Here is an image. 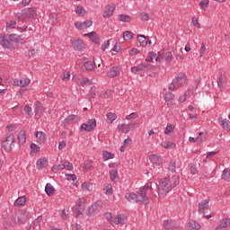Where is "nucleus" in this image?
<instances>
[{
    "label": "nucleus",
    "mask_w": 230,
    "mask_h": 230,
    "mask_svg": "<svg viewBox=\"0 0 230 230\" xmlns=\"http://www.w3.org/2000/svg\"><path fill=\"white\" fill-rule=\"evenodd\" d=\"M96 86H92L90 92V99L96 98Z\"/></svg>",
    "instance_id": "55"
},
{
    "label": "nucleus",
    "mask_w": 230,
    "mask_h": 230,
    "mask_svg": "<svg viewBox=\"0 0 230 230\" xmlns=\"http://www.w3.org/2000/svg\"><path fill=\"white\" fill-rule=\"evenodd\" d=\"M13 85H17L18 87H26V85H30V79H15Z\"/></svg>",
    "instance_id": "16"
},
{
    "label": "nucleus",
    "mask_w": 230,
    "mask_h": 230,
    "mask_svg": "<svg viewBox=\"0 0 230 230\" xmlns=\"http://www.w3.org/2000/svg\"><path fill=\"white\" fill-rule=\"evenodd\" d=\"M118 73H119V68L118 66H113L110 69V71L107 73L109 78H114L118 76Z\"/></svg>",
    "instance_id": "19"
},
{
    "label": "nucleus",
    "mask_w": 230,
    "mask_h": 230,
    "mask_svg": "<svg viewBox=\"0 0 230 230\" xmlns=\"http://www.w3.org/2000/svg\"><path fill=\"white\" fill-rule=\"evenodd\" d=\"M219 226L221 227H224L225 229H227V227H230V218H223L219 221Z\"/></svg>",
    "instance_id": "33"
},
{
    "label": "nucleus",
    "mask_w": 230,
    "mask_h": 230,
    "mask_svg": "<svg viewBox=\"0 0 230 230\" xmlns=\"http://www.w3.org/2000/svg\"><path fill=\"white\" fill-rule=\"evenodd\" d=\"M110 177H111V181L114 182V181H116L118 177V170L110 171Z\"/></svg>",
    "instance_id": "44"
},
{
    "label": "nucleus",
    "mask_w": 230,
    "mask_h": 230,
    "mask_svg": "<svg viewBox=\"0 0 230 230\" xmlns=\"http://www.w3.org/2000/svg\"><path fill=\"white\" fill-rule=\"evenodd\" d=\"M73 170V164H71L69 161L65 160L61 161L60 164L58 165V170Z\"/></svg>",
    "instance_id": "12"
},
{
    "label": "nucleus",
    "mask_w": 230,
    "mask_h": 230,
    "mask_svg": "<svg viewBox=\"0 0 230 230\" xmlns=\"http://www.w3.org/2000/svg\"><path fill=\"white\" fill-rule=\"evenodd\" d=\"M161 145L163 148H175V144L171 141H164Z\"/></svg>",
    "instance_id": "39"
},
{
    "label": "nucleus",
    "mask_w": 230,
    "mask_h": 230,
    "mask_svg": "<svg viewBox=\"0 0 230 230\" xmlns=\"http://www.w3.org/2000/svg\"><path fill=\"white\" fill-rule=\"evenodd\" d=\"M17 24V22L13 20H10L9 22H6V28H15V25Z\"/></svg>",
    "instance_id": "52"
},
{
    "label": "nucleus",
    "mask_w": 230,
    "mask_h": 230,
    "mask_svg": "<svg viewBox=\"0 0 230 230\" xmlns=\"http://www.w3.org/2000/svg\"><path fill=\"white\" fill-rule=\"evenodd\" d=\"M164 227L167 230H182V227L173 221H164Z\"/></svg>",
    "instance_id": "8"
},
{
    "label": "nucleus",
    "mask_w": 230,
    "mask_h": 230,
    "mask_svg": "<svg viewBox=\"0 0 230 230\" xmlns=\"http://www.w3.org/2000/svg\"><path fill=\"white\" fill-rule=\"evenodd\" d=\"M137 118V113L133 112L126 117V119H136Z\"/></svg>",
    "instance_id": "63"
},
{
    "label": "nucleus",
    "mask_w": 230,
    "mask_h": 230,
    "mask_svg": "<svg viewBox=\"0 0 230 230\" xmlns=\"http://www.w3.org/2000/svg\"><path fill=\"white\" fill-rule=\"evenodd\" d=\"M159 184L160 187H158V195H161L163 191L164 193H170V191H172V184L169 176L160 179Z\"/></svg>",
    "instance_id": "3"
},
{
    "label": "nucleus",
    "mask_w": 230,
    "mask_h": 230,
    "mask_svg": "<svg viewBox=\"0 0 230 230\" xmlns=\"http://www.w3.org/2000/svg\"><path fill=\"white\" fill-rule=\"evenodd\" d=\"M208 4H209V0H201L199 3L202 8H208Z\"/></svg>",
    "instance_id": "60"
},
{
    "label": "nucleus",
    "mask_w": 230,
    "mask_h": 230,
    "mask_svg": "<svg viewBox=\"0 0 230 230\" xmlns=\"http://www.w3.org/2000/svg\"><path fill=\"white\" fill-rule=\"evenodd\" d=\"M204 53H206V44L201 43V48L199 49V57H204Z\"/></svg>",
    "instance_id": "58"
},
{
    "label": "nucleus",
    "mask_w": 230,
    "mask_h": 230,
    "mask_svg": "<svg viewBox=\"0 0 230 230\" xmlns=\"http://www.w3.org/2000/svg\"><path fill=\"white\" fill-rule=\"evenodd\" d=\"M75 206L80 209H85V199L84 198H80L76 200Z\"/></svg>",
    "instance_id": "32"
},
{
    "label": "nucleus",
    "mask_w": 230,
    "mask_h": 230,
    "mask_svg": "<svg viewBox=\"0 0 230 230\" xmlns=\"http://www.w3.org/2000/svg\"><path fill=\"white\" fill-rule=\"evenodd\" d=\"M83 211H84V209H82V208H75V210L74 211L75 217H78V216L82 215Z\"/></svg>",
    "instance_id": "64"
},
{
    "label": "nucleus",
    "mask_w": 230,
    "mask_h": 230,
    "mask_svg": "<svg viewBox=\"0 0 230 230\" xmlns=\"http://www.w3.org/2000/svg\"><path fill=\"white\" fill-rule=\"evenodd\" d=\"M93 160H86L84 164V170H91L93 168Z\"/></svg>",
    "instance_id": "46"
},
{
    "label": "nucleus",
    "mask_w": 230,
    "mask_h": 230,
    "mask_svg": "<svg viewBox=\"0 0 230 230\" xmlns=\"http://www.w3.org/2000/svg\"><path fill=\"white\" fill-rule=\"evenodd\" d=\"M123 37H124V40H132V39H134L132 32L128 31L124 32Z\"/></svg>",
    "instance_id": "45"
},
{
    "label": "nucleus",
    "mask_w": 230,
    "mask_h": 230,
    "mask_svg": "<svg viewBox=\"0 0 230 230\" xmlns=\"http://www.w3.org/2000/svg\"><path fill=\"white\" fill-rule=\"evenodd\" d=\"M26 204V196H22L14 201V206H24Z\"/></svg>",
    "instance_id": "31"
},
{
    "label": "nucleus",
    "mask_w": 230,
    "mask_h": 230,
    "mask_svg": "<svg viewBox=\"0 0 230 230\" xmlns=\"http://www.w3.org/2000/svg\"><path fill=\"white\" fill-rule=\"evenodd\" d=\"M84 67L87 71H93V69H94V63L93 61H86Z\"/></svg>",
    "instance_id": "42"
},
{
    "label": "nucleus",
    "mask_w": 230,
    "mask_h": 230,
    "mask_svg": "<svg viewBox=\"0 0 230 230\" xmlns=\"http://www.w3.org/2000/svg\"><path fill=\"white\" fill-rule=\"evenodd\" d=\"M189 230H199L200 229V225L197 223L195 220H190L188 224Z\"/></svg>",
    "instance_id": "22"
},
{
    "label": "nucleus",
    "mask_w": 230,
    "mask_h": 230,
    "mask_svg": "<svg viewBox=\"0 0 230 230\" xmlns=\"http://www.w3.org/2000/svg\"><path fill=\"white\" fill-rule=\"evenodd\" d=\"M221 125H222V128H224V130H230L229 120H226V119L222 120Z\"/></svg>",
    "instance_id": "49"
},
{
    "label": "nucleus",
    "mask_w": 230,
    "mask_h": 230,
    "mask_svg": "<svg viewBox=\"0 0 230 230\" xmlns=\"http://www.w3.org/2000/svg\"><path fill=\"white\" fill-rule=\"evenodd\" d=\"M45 193L48 197H51V195L55 194V187H53L51 183H47L45 187Z\"/></svg>",
    "instance_id": "20"
},
{
    "label": "nucleus",
    "mask_w": 230,
    "mask_h": 230,
    "mask_svg": "<svg viewBox=\"0 0 230 230\" xmlns=\"http://www.w3.org/2000/svg\"><path fill=\"white\" fill-rule=\"evenodd\" d=\"M107 119H106V123H114V121H116V118H118L116 116V113H113V112H108L107 113Z\"/></svg>",
    "instance_id": "25"
},
{
    "label": "nucleus",
    "mask_w": 230,
    "mask_h": 230,
    "mask_svg": "<svg viewBox=\"0 0 230 230\" xmlns=\"http://www.w3.org/2000/svg\"><path fill=\"white\" fill-rule=\"evenodd\" d=\"M171 181V190H172V188L179 186V184L181 182V179L179 178L178 175H173L172 177V181Z\"/></svg>",
    "instance_id": "23"
},
{
    "label": "nucleus",
    "mask_w": 230,
    "mask_h": 230,
    "mask_svg": "<svg viewBox=\"0 0 230 230\" xmlns=\"http://www.w3.org/2000/svg\"><path fill=\"white\" fill-rule=\"evenodd\" d=\"M173 98H175V95L172 93H165V102H167L168 107L173 105Z\"/></svg>",
    "instance_id": "21"
},
{
    "label": "nucleus",
    "mask_w": 230,
    "mask_h": 230,
    "mask_svg": "<svg viewBox=\"0 0 230 230\" xmlns=\"http://www.w3.org/2000/svg\"><path fill=\"white\" fill-rule=\"evenodd\" d=\"M71 78V74L69 72H65L62 76V80L67 82Z\"/></svg>",
    "instance_id": "57"
},
{
    "label": "nucleus",
    "mask_w": 230,
    "mask_h": 230,
    "mask_svg": "<svg viewBox=\"0 0 230 230\" xmlns=\"http://www.w3.org/2000/svg\"><path fill=\"white\" fill-rule=\"evenodd\" d=\"M39 152H40V146H39L37 144L35 143H31V154H39Z\"/></svg>",
    "instance_id": "38"
},
{
    "label": "nucleus",
    "mask_w": 230,
    "mask_h": 230,
    "mask_svg": "<svg viewBox=\"0 0 230 230\" xmlns=\"http://www.w3.org/2000/svg\"><path fill=\"white\" fill-rule=\"evenodd\" d=\"M119 130H121L123 134H128V132H130L128 124L119 125Z\"/></svg>",
    "instance_id": "41"
},
{
    "label": "nucleus",
    "mask_w": 230,
    "mask_h": 230,
    "mask_svg": "<svg viewBox=\"0 0 230 230\" xmlns=\"http://www.w3.org/2000/svg\"><path fill=\"white\" fill-rule=\"evenodd\" d=\"M49 21L53 26L58 22V14L57 13H51L49 14Z\"/></svg>",
    "instance_id": "30"
},
{
    "label": "nucleus",
    "mask_w": 230,
    "mask_h": 230,
    "mask_svg": "<svg viewBox=\"0 0 230 230\" xmlns=\"http://www.w3.org/2000/svg\"><path fill=\"white\" fill-rule=\"evenodd\" d=\"M106 188V195H112V185L108 184L105 186Z\"/></svg>",
    "instance_id": "59"
},
{
    "label": "nucleus",
    "mask_w": 230,
    "mask_h": 230,
    "mask_svg": "<svg viewBox=\"0 0 230 230\" xmlns=\"http://www.w3.org/2000/svg\"><path fill=\"white\" fill-rule=\"evenodd\" d=\"M92 42H94L95 44H98V46H100L102 40H100V36L98 34H95L92 39Z\"/></svg>",
    "instance_id": "51"
},
{
    "label": "nucleus",
    "mask_w": 230,
    "mask_h": 230,
    "mask_svg": "<svg viewBox=\"0 0 230 230\" xmlns=\"http://www.w3.org/2000/svg\"><path fill=\"white\" fill-rule=\"evenodd\" d=\"M7 39H9V40H11V42H13L14 44H19L20 36L17 34H7Z\"/></svg>",
    "instance_id": "34"
},
{
    "label": "nucleus",
    "mask_w": 230,
    "mask_h": 230,
    "mask_svg": "<svg viewBox=\"0 0 230 230\" xmlns=\"http://www.w3.org/2000/svg\"><path fill=\"white\" fill-rule=\"evenodd\" d=\"M93 26V21L91 20H86L85 22H83V27L85 28H91Z\"/></svg>",
    "instance_id": "54"
},
{
    "label": "nucleus",
    "mask_w": 230,
    "mask_h": 230,
    "mask_svg": "<svg viewBox=\"0 0 230 230\" xmlns=\"http://www.w3.org/2000/svg\"><path fill=\"white\" fill-rule=\"evenodd\" d=\"M37 16V11L34 8H27L22 11V13H17L15 19L18 22H30L31 19Z\"/></svg>",
    "instance_id": "2"
},
{
    "label": "nucleus",
    "mask_w": 230,
    "mask_h": 230,
    "mask_svg": "<svg viewBox=\"0 0 230 230\" xmlns=\"http://www.w3.org/2000/svg\"><path fill=\"white\" fill-rule=\"evenodd\" d=\"M72 44L75 51H82L84 49V41L82 40H75Z\"/></svg>",
    "instance_id": "17"
},
{
    "label": "nucleus",
    "mask_w": 230,
    "mask_h": 230,
    "mask_svg": "<svg viewBox=\"0 0 230 230\" xmlns=\"http://www.w3.org/2000/svg\"><path fill=\"white\" fill-rule=\"evenodd\" d=\"M111 45L110 41L109 40H106L102 43V51H105V49H107L109 48V46Z\"/></svg>",
    "instance_id": "62"
},
{
    "label": "nucleus",
    "mask_w": 230,
    "mask_h": 230,
    "mask_svg": "<svg viewBox=\"0 0 230 230\" xmlns=\"http://www.w3.org/2000/svg\"><path fill=\"white\" fill-rule=\"evenodd\" d=\"M137 41L143 48H145V46H147V44H152V40H149L146 37H145V35H138Z\"/></svg>",
    "instance_id": "15"
},
{
    "label": "nucleus",
    "mask_w": 230,
    "mask_h": 230,
    "mask_svg": "<svg viewBox=\"0 0 230 230\" xmlns=\"http://www.w3.org/2000/svg\"><path fill=\"white\" fill-rule=\"evenodd\" d=\"M27 57H37L39 55V50L38 49H31L28 52H25Z\"/></svg>",
    "instance_id": "43"
},
{
    "label": "nucleus",
    "mask_w": 230,
    "mask_h": 230,
    "mask_svg": "<svg viewBox=\"0 0 230 230\" xmlns=\"http://www.w3.org/2000/svg\"><path fill=\"white\" fill-rule=\"evenodd\" d=\"M222 179L226 181V182H230V169H225L223 171Z\"/></svg>",
    "instance_id": "35"
},
{
    "label": "nucleus",
    "mask_w": 230,
    "mask_h": 230,
    "mask_svg": "<svg viewBox=\"0 0 230 230\" xmlns=\"http://www.w3.org/2000/svg\"><path fill=\"white\" fill-rule=\"evenodd\" d=\"M152 190V182L146 183L144 187H141L137 194L134 192L126 193L125 199L128 202H136L137 204H148V197L146 194Z\"/></svg>",
    "instance_id": "1"
},
{
    "label": "nucleus",
    "mask_w": 230,
    "mask_h": 230,
    "mask_svg": "<svg viewBox=\"0 0 230 230\" xmlns=\"http://www.w3.org/2000/svg\"><path fill=\"white\" fill-rule=\"evenodd\" d=\"M209 199L202 200L200 203H199V213L202 214L209 208Z\"/></svg>",
    "instance_id": "14"
},
{
    "label": "nucleus",
    "mask_w": 230,
    "mask_h": 230,
    "mask_svg": "<svg viewBox=\"0 0 230 230\" xmlns=\"http://www.w3.org/2000/svg\"><path fill=\"white\" fill-rule=\"evenodd\" d=\"M114 10H116V5L114 4H108L104 9L103 17H106L107 19L112 17Z\"/></svg>",
    "instance_id": "9"
},
{
    "label": "nucleus",
    "mask_w": 230,
    "mask_h": 230,
    "mask_svg": "<svg viewBox=\"0 0 230 230\" xmlns=\"http://www.w3.org/2000/svg\"><path fill=\"white\" fill-rule=\"evenodd\" d=\"M165 134H171V132H173V126L172 124L167 125L164 130Z\"/></svg>",
    "instance_id": "56"
},
{
    "label": "nucleus",
    "mask_w": 230,
    "mask_h": 230,
    "mask_svg": "<svg viewBox=\"0 0 230 230\" xmlns=\"http://www.w3.org/2000/svg\"><path fill=\"white\" fill-rule=\"evenodd\" d=\"M23 111L25 114H27V116H33V112H31V107H30L29 105H25Z\"/></svg>",
    "instance_id": "48"
},
{
    "label": "nucleus",
    "mask_w": 230,
    "mask_h": 230,
    "mask_svg": "<svg viewBox=\"0 0 230 230\" xmlns=\"http://www.w3.org/2000/svg\"><path fill=\"white\" fill-rule=\"evenodd\" d=\"M93 206L97 208V210L100 211L102 209V206H103V201L102 200H97Z\"/></svg>",
    "instance_id": "53"
},
{
    "label": "nucleus",
    "mask_w": 230,
    "mask_h": 230,
    "mask_svg": "<svg viewBox=\"0 0 230 230\" xmlns=\"http://www.w3.org/2000/svg\"><path fill=\"white\" fill-rule=\"evenodd\" d=\"M13 143H15V136L13 134L7 135L2 141V145L5 152H12L13 148Z\"/></svg>",
    "instance_id": "5"
},
{
    "label": "nucleus",
    "mask_w": 230,
    "mask_h": 230,
    "mask_svg": "<svg viewBox=\"0 0 230 230\" xmlns=\"http://www.w3.org/2000/svg\"><path fill=\"white\" fill-rule=\"evenodd\" d=\"M37 166H39V168H47L48 167V159H46V158L38 159Z\"/></svg>",
    "instance_id": "27"
},
{
    "label": "nucleus",
    "mask_w": 230,
    "mask_h": 230,
    "mask_svg": "<svg viewBox=\"0 0 230 230\" xmlns=\"http://www.w3.org/2000/svg\"><path fill=\"white\" fill-rule=\"evenodd\" d=\"M149 161L152 164H155V166H161L163 164V157L159 155H150Z\"/></svg>",
    "instance_id": "10"
},
{
    "label": "nucleus",
    "mask_w": 230,
    "mask_h": 230,
    "mask_svg": "<svg viewBox=\"0 0 230 230\" xmlns=\"http://www.w3.org/2000/svg\"><path fill=\"white\" fill-rule=\"evenodd\" d=\"M148 69H152V66L144 64L138 65V71L140 72V74L145 73V71H148Z\"/></svg>",
    "instance_id": "37"
},
{
    "label": "nucleus",
    "mask_w": 230,
    "mask_h": 230,
    "mask_svg": "<svg viewBox=\"0 0 230 230\" xmlns=\"http://www.w3.org/2000/svg\"><path fill=\"white\" fill-rule=\"evenodd\" d=\"M119 21H121V22H130V21H132V18H130L128 14H120Z\"/></svg>",
    "instance_id": "40"
},
{
    "label": "nucleus",
    "mask_w": 230,
    "mask_h": 230,
    "mask_svg": "<svg viewBox=\"0 0 230 230\" xmlns=\"http://www.w3.org/2000/svg\"><path fill=\"white\" fill-rule=\"evenodd\" d=\"M36 108H35V114H38L40 116L42 112H44V106H42V103L40 102H35Z\"/></svg>",
    "instance_id": "24"
},
{
    "label": "nucleus",
    "mask_w": 230,
    "mask_h": 230,
    "mask_svg": "<svg viewBox=\"0 0 230 230\" xmlns=\"http://www.w3.org/2000/svg\"><path fill=\"white\" fill-rule=\"evenodd\" d=\"M217 85L219 89H224V85H226V75H220L217 78Z\"/></svg>",
    "instance_id": "28"
},
{
    "label": "nucleus",
    "mask_w": 230,
    "mask_h": 230,
    "mask_svg": "<svg viewBox=\"0 0 230 230\" xmlns=\"http://www.w3.org/2000/svg\"><path fill=\"white\" fill-rule=\"evenodd\" d=\"M189 168H190V172L192 175H196L197 173V166H195V164H189Z\"/></svg>",
    "instance_id": "50"
},
{
    "label": "nucleus",
    "mask_w": 230,
    "mask_h": 230,
    "mask_svg": "<svg viewBox=\"0 0 230 230\" xmlns=\"http://www.w3.org/2000/svg\"><path fill=\"white\" fill-rule=\"evenodd\" d=\"M104 217H105L106 220H108L111 224H112V222L114 224H125V219H123L122 215H119L117 217L114 218V220H112V214L111 212L105 213Z\"/></svg>",
    "instance_id": "7"
},
{
    "label": "nucleus",
    "mask_w": 230,
    "mask_h": 230,
    "mask_svg": "<svg viewBox=\"0 0 230 230\" xmlns=\"http://www.w3.org/2000/svg\"><path fill=\"white\" fill-rule=\"evenodd\" d=\"M0 44L3 46V48H6L7 49L13 48V45H12V42H10V38H8V35L0 36Z\"/></svg>",
    "instance_id": "11"
},
{
    "label": "nucleus",
    "mask_w": 230,
    "mask_h": 230,
    "mask_svg": "<svg viewBox=\"0 0 230 230\" xmlns=\"http://www.w3.org/2000/svg\"><path fill=\"white\" fill-rule=\"evenodd\" d=\"M172 58H173V56L172 55V52H167L165 54L166 62H172Z\"/></svg>",
    "instance_id": "61"
},
{
    "label": "nucleus",
    "mask_w": 230,
    "mask_h": 230,
    "mask_svg": "<svg viewBox=\"0 0 230 230\" xmlns=\"http://www.w3.org/2000/svg\"><path fill=\"white\" fill-rule=\"evenodd\" d=\"M175 168H177V160L172 159L170 161L168 170L169 172H172V173H175L176 172Z\"/></svg>",
    "instance_id": "26"
},
{
    "label": "nucleus",
    "mask_w": 230,
    "mask_h": 230,
    "mask_svg": "<svg viewBox=\"0 0 230 230\" xmlns=\"http://www.w3.org/2000/svg\"><path fill=\"white\" fill-rule=\"evenodd\" d=\"M154 58H155L156 62L159 61L161 58V52H158V57H157V54L150 51L148 53V57L146 58V62H152Z\"/></svg>",
    "instance_id": "18"
},
{
    "label": "nucleus",
    "mask_w": 230,
    "mask_h": 230,
    "mask_svg": "<svg viewBox=\"0 0 230 230\" xmlns=\"http://www.w3.org/2000/svg\"><path fill=\"white\" fill-rule=\"evenodd\" d=\"M186 84V75H181L173 79L171 84L169 85V91H175V89H179V87H182Z\"/></svg>",
    "instance_id": "4"
},
{
    "label": "nucleus",
    "mask_w": 230,
    "mask_h": 230,
    "mask_svg": "<svg viewBox=\"0 0 230 230\" xmlns=\"http://www.w3.org/2000/svg\"><path fill=\"white\" fill-rule=\"evenodd\" d=\"M100 212L98 208L93 204L87 208L86 215L88 217H91L92 215H94L95 213Z\"/></svg>",
    "instance_id": "29"
},
{
    "label": "nucleus",
    "mask_w": 230,
    "mask_h": 230,
    "mask_svg": "<svg viewBox=\"0 0 230 230\" xmlns=\"http://www.w3.org/2000/svg\"><path fill=\"white\" fill-rule=\"evenodd\" d=\"M102 159L103 161H109V159H114V154L108 151H104L102 154Z\"/></svg>",
    "instance_id": "36"
},
{
    "label": "nucleus",
    "mask_w": 230,
    "mask_h": 230,
    "mask_svg": "<svg viewBox=\"0 0 230 230\" xmlns=\"http://www.w3.org/2000/svg\"><path fill=\"white\" fill-rule=\"evenodd\" d=\"M17 139H18V145H19V146L24 145V143H26V131H24V130L22 129V130L18 133Z\"/></svg>",
    "instance_id": "13"
},
{
    "label": "nucleus",
    "mask_w": 230,
    "mask_h": 230,
    "mask_svg": "<svg viewBox=\"0 0 230 230\" xmlns=\"http://www.w3.org/2000/svg\"><path fill=\"white\" fill-rule=\"evenodd\" d=\"M94 128H96L95 119H88L87 123H84L81 126V130H84L85 132H91V130H94Z\"/></svg>",
    "instance_id": "6"
},
{
    "label": "nucleus",
    "mask_w": 230,
    "mask_h": 230,
    "mask_svg": "<svg viewBox=\"0 0 230 230\" xmlns=\"http://www.w3.org/2000/svg\"><path fill=\"white\" fill-rule=\"evenodd\" d=\"M92 84H93V81H91L89 78L84 77L83 79H81V85H92Z\"/></svg>",
    "instance_id": "47"
}]
</instances>
